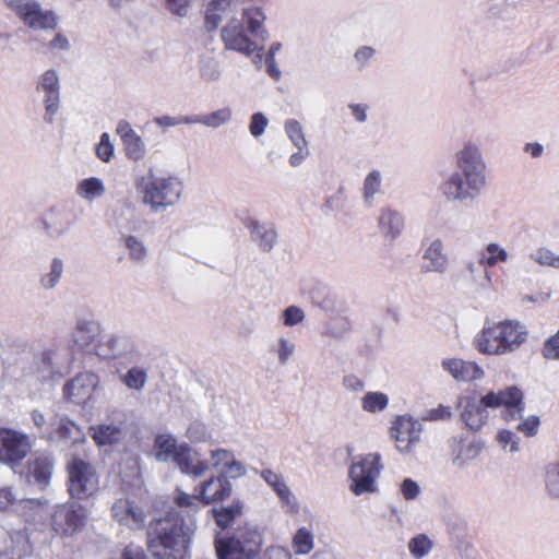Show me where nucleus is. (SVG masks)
<instances>
[{"instance_id": "nucleus-63", "label": "nucleus", "mask_w": 559, "mask_h": 559, "mask_svg": "<svg viewBox=\"0 0 559 559\" xmlns=\"http://www.w3.org/2000/svg\"><path fill=\"white\" fill-rule=\"evenodd\" d=\"M342 384L344 389L350 392L359 393L365 389V382L355 374H347L343 378Z\"/></svg>"}, {"instance_id": "nucleus-28", "label": "nucleus", "mask_w": 559, "mask_h": 559, "mask_svg": "<svg viewBox=\"0 0 559 559\" xmlns=\"http://www.w3.org/2000/svg\"><path fill=\"white\" fill-rule=\"evenodd\" d=\"M246 227L249 229L251 238L263 251L273 249L277 240V233L271 225L261 223L254 218H248Z\"/></svg>"}, {"instance_id": "nucleus-42", "label": "nucleus", "mask_w": 559, "mask_h": 559, "mask_svg": "<svg viewBox=\"0 0 559 559\" xmlns=\"http://www.w3.org/2000/svg\"><path fill=\"white\" fill-rule=\"evenodd\" d=\"M64 271L63 261L60 258H53L50 262L49 271L40 278V284L46 289L55 288Z\"/></svg>"}, {"instance_id": "nucleus-38", "label": "nucleus", "mask_w": 559, "mask_h": 559, "mask_svg": "<svg viewBox=\"0 0 559 559\" xmlns=\"http://www.w3.org/2000/svg\"><path fill=\"white\" fill-rule=\"evenodd\" d=\"M292 547L296 555H308L314 548V535L307 527H300L296 531L292 539Z\"/></svg>"}, {"instance_id": "nucleus-21", "label": "nucleus", "mask_w": 559, "mask_h": 559, "mask_svg": "<svg viewBox=\"0 0 559 559\" xmlns=\"http://www.w3.org/2000/svg\"><path fill=\"white\" fill-rule=\"evenodd\" d=\"M260 476L276 492L286 513L296 514L299 512L298 500L281 474L266 468L260 472Z\"/></svg>"}, {"instance_id": "nucleus-18", "label": "nucleus", "mask_w": 559, "mask_h": 559, "mask_svg": "<svg viewBox=\"0 0 559 559\" xmlns=\"http://www.w3.org/2000/svg\"><path fill=\"white\" fill-rule=\"evenodd\" d=\"M424 253L421 257V270L426 273H444L449 269L450 260L444 252V243L441 238H428L423 241Z\"/></svg>"}, {"instance_id": "nucleus-20", "label": "nucleus", "mask_w": 559, "mask_h": 559, "mask_svg": "<svg viewBox=\"0 0 559 559\" xmlns=\"http://www.w3.org/2000/svg\"><path fill=\"white\" fill-rule=\"evenodd\" d=\"M102 333L100 324L93 319L80 318L71 333L70 345L75 350L94 349Z\"/></svg>"}, {"instance_id": "nucleus-6", "label": "nucleus", "mask_w": 559, "mask_h": 559, "mask_svg": "<svg viewBox=\"0 0 559 559\" xmlns=\"http://www.w3.org/2000/svg\"><path fill=\"white\" fill-rule=\"evenodd\" d=\"M155 449L158 461H174L183 474L200 477L209 471L206 461L197 459L187 443L178 444L176 438L170 435H158L155 439Z\"/></svg>"}, {"instance_id": "nucleus-34", "label": "nucleus", "mask_w": 559, "mask_h": 559, "mask_svg": "<svg viewBox=\"0 0 559 559\" xmlns=\"http://www.w3.org/2000/svg\"><path fill=\"white\" fill-rule=\"evenodd\" d=\"M147 370L141 366H133L119 376L120 382L129 390L141 392L147 383Z\"/></svg>"}, {"instance_id": "nucleus-36", "label": "nucleus", "mask_w": 559, "mask_h": 559, "mask_svg": "<svg viewBox=\"0 0 559 559\" xmlns=\"http://www.w3.org/2000/svg\"><path fill=\"white\" fill-rule=\"evenodd\" d=\"M53 439H72L76 441L82 436L80 428L67 416L53 415Z\"/></svg>"}, {"instance_id": "nucleus-45", "label": "nucleus", "mask_w": 559, "mask_h": 559, "mask_svg": "<svg viewBox=\"0 0 559 559\" xmlns=\"http://www.w3.org/2000/svg\"><path fill=\"white\" fill-rule=\"evenodd\" d=\"M233 111L229 107H224L211 114L203 115V126L207 128H219L230 121Z\"/></svg>"}, {"instance_id": "nucleus-29", "label": "nucleus", "mask_w": 559, "mask_h": 559, "mask_svg": "<svg viewBox=\"0 0 559 559\" xmlns=\"http://www.w3.org/2000/svg\"><path fill=\"white\" fill-rule=\"evenodd\" d=\"M53 472V459L40 454L28 463V476L41 488L48 486Z\"/></svg>"}, {"instance_id": "nucleus-50", "label": "nucleus", "mask_w": 559, "mask_h": 559, "mask_svg": "<svg viewBox=\"0 0 559 559\" xmlns=\"http://www.w3.org/2000/svg\"><path fill=\"white\" fill-rule=\"evenodd\" d=\"M124 246L128 249L129 258L135 262H141L146 257V248L141 240L134 236H128L124 239Z\"/></svg>"}, {"instance_id": "nucleus-15", "label": "nucleus", "mask_w": 559, "mask_h": 559, "mask_svg": "<svg viewBox=\"0 0 559 559\" xmlns=\"http://www.w3.org/2000/svg\"><path fill=\"white\" fill-rule=\"evenodd\" d=\"M110 513L115 522L130 531L142 530L147 518L144 509L129 496L117 498L111 506Z\"/></svg>"}, {"instance_id": "nucleus-22", "label": "nucleus", "mask_w": 559, "mask_h": 559, "mask_svg": "<svg viewBox=\"0 0 559 559\" xmlns=\"http://www.w3.org/2000/svg\"><path fill=\"white\" fill-rule=\"evenodd\" d=\"M120 136L126 156L133 162L142 160L146 155V145L140 134L127 120H120L116 128Z\"/></svg>"}, {"instance_id": "nucleus-11", "label": "nucleus", "mask_w": 559, "mask_h": 559, "mask_svg": "<svg viewBox=\"0 0 559 559\" xmlns=\"http://www.w3.org/2000/svg\"><path fill=\"white\" fill-rule=\"evenodd\" d=\"M454 163L455 170L453 173L487 185V166L478 144L473 141L465 142L455 152Z\"/></svg>"}, {"instance_id": "nucleus-47", "label": "nucleus", "mask_w": 559, "mask_h": 559, "mask_svg": "<svg viewBox=\"0 0 559 559\" xmlns=\"http://www.w3.org/2000/svg\"><path fill=\"white\" fill-rule=\"evenodd\" d=\"M295 350L296 345L292 340L285 336H281L277 338L274 352L276 353L277 360L281 365H286L294 356Z\"/></svg>"}, {"instance_id": "nucleus-13", "label": "nucleus", "mask_w": 559, "mask_h": 559, "mask_svg": "<svg viewBox=\"0 0 559 559\" xmlns=\"http://www.w3.org/2000/svg\"><path fill=\"white\" fill-rule=\"evenodd\" d=\"M87 518V510L79 503L60 504L51 513V526L57 534L72 535L85 526Z\"/></svg>"}, {"instance_id": "nucleus-56", "label": "nucleus", "mask_w": 559, "mask_h": 559, "mask_svg": "<svg viewBox=\"0 0 559 559\" xmlns=\"http://www.w3.org/2000/svg\"><path fill=\"white\" fill-rule=\"evenodd\" d=\"M400 492L403 499L412 501L419 497L421 490L417 481L412 478H405L400 485Z\"/></svg>"}, {"instance_id": "nucleus-54", "label": "nucleus", "mask_w": 559, "mask_h": 559, "mask_svg": "<svg viewBox=\"0 0 559 559\" xmlns=\"http://www.w3.org/2000/svg\"><path fill=\"white\" fill-rule=\"evenodd\" d=\"M452 413L450 407L444 405H439L436 408H430L425 411L420 417L418 418L420 423L423 421H438V420H445L451 417Z\"/></svg>"}, {"instance_id": "nucleus-49", "label": "nucleus", "mask_w": 559, "mask_h": 559, "mask_svg": "<svg viewBox=\"0 0 559 559\" xmlns=\"http://www.w3.org/2000/svg\"><path fill=\"white\" fill-rule=\"evenodd\" d=\"M95 154L104 163L111 162L115 154V146L111 142L109 133L104 132L100 135L99 142L96 144L95 147Z\"/></svg>"}, {"instance_id": "nucleus-4", "label": "nucleus", "mask_w": 559, "mask_h": 559, "mask_svg": "<svg viewBox=\"0 0 559 559\" xmlns=\"http://www.w3.org/2000/svg\"><path fill=\"white\" fill-rule=\"evenodd\" d=\"M528 332L518 320L486 322L473 338V346L484 355L502 356L514 353L527 340Z\"/></svg>"}, {"instance_id": "nucleus-27", "label": "nucleus", "mask_w": 559, "mask_h": 559, "mask_svg": "<svg viewBox=\"0 0 559 559\" xmlns=\"http://www.w3.org/2000/svg\"><path fill=\"white\" fill-rule=\"evenodd\" d=\"M378 226L386 240H395L404 229V218L402 214L391 207H384L380 211Z\"/></svg>"}, {"instance_id": "nucleus-26", "label": "nucleus", "mask_w": 559, "mask_h": 559, "mask_svg": "<svg viewBox=\"0 0 559 559\" xmlns=\"http://www.w3.org/2000/svg\"><path fill=\"white\" fill-rule=\"evenodd\" d=\"M20 19L32 29H50L57 24V16L50 10H44L41 5L35 1Z\"/></svg>"}, {"instance_id": "nucleus-43", "label": "nucleus", "mask_w": 559, "mask_h": 559, "mask_svg": "<svg viewBox=\"0 0 559 559\" xmlns=\"http://www.w3.org/2000/svg\"><path fill=\"white\" fill-rule=\"evenodd\" d=\"M528 258L540 266H550L559 270V255L546 247H538L532 251Z\"/></svg>"}, {"instance_id": "nucleus-14", "label": "nucleus", "mask_w": 559, "mask_h": 559, "mask_svg": "<svg viewBox=\"0 0 559 559\" xmlns=\"http://www.w3.org/2000/svg\"><path fill=\"white\" fill-rule=\"evenodd\" d=\"M60 78L55 69H47L36 81V91L41 94L44 105L43 119L51 124L60 109Z\"/></svg>"}, {"instance_id": "nucleus-46", "label": "nucleus", "mask_w": 559, "mask_h": 559, "mask_svg": "<svg viewBox=\"0 0 559 559\" xmlns=\"http://www.w3.org/2000/svg\"><path fill=\"white\" fill-rule=\"evenodd\" d=\"M32 420L34 425L38 428L40 436L43 438H47L52 440L55 436V424L53 416L49 419H46L44 413L38 409H34L32 412Z\"/></svg>"}, {"instance_id": "nucleus-37", "label": "nucleus", "mask_w": 559, "mask_h": 559, "mask_svg": "<svg viewBox=\"0 0 559 559\" xmlns=\"http://www.w3.org/2000/svg\"><path fill=\"white\" fill-rule=\"evenodd\" d=\"M435 542L424 533L414 535L407 543V549L414 559L427 557L433 549Z\"/></svg>"}, {"instance_id": "nucleus-53", "label": "nucleus", "mask_w": 559, "mask_h": 559, "mask_svg": "<svg viewBox=\"0 0 559 559\" xmlns=\"http://www.w3.org/2000/svg\"><path fill=\"white\" fill-rule=\"evenodd\" d=\"M376 56V49L371 46H360L354 52V62L358 69H364L370 64Z\"/></svg>"}, {"instance_id": "nucleus-41", "label": "nucleus", "mask_w": 559, "mask_h": 559, "mask_svg": "<svg viewBox=\"0 0 559 559\" xmlns=\"http://www.w3.org/2000/svg\"><path fill=\"white\" fill-rule=\"evenodd\" d=\"M199 73L205 82L217 81L221 76L219 63L211 55H202L199 59Z\"/></svg>"}, {"instance_id": "nucleus-2", "label": "nucleus", "mask_w": 559, "mask_h": 559, "mask_svg": "<svg viewBox=\"0 0 559 559\" xmlns=\"http://www.w3.org/2000/svg\"><path fill=\"white\" fill-rule=\"evenodd\" d=\"M503 407L502 416L506 420L521 417L524 411L523 394L516 386H509L499 392H489L480 400L466 397L461 418L471 430L478 431L487 423L489 413L487 408Z\"/></svg>"}, {"instance_id": "nucleus-33", "label": "nucleus", "mask_w": 559, "mask_h": 559, "mask_svg": "<svg viewBox=\"0 0 559 559\" xmlns=\"http://www.w3.org/2000/svg\"><path fill=\"white\" fill-rule=\"evenodd\" d=\"M233 10V0H212L206 9L205 24L210 29L218 26L225 15Z\"/></svg>"}, {"instance_id": "nucleus-1", "label": "nucleus", "mask_w": 559, "mask_h": 559, "mask_svg": "<svg viewBox=\"0 0 559 559\" xmlns=\"http://www.w3.org/2000/svg\"><path fill=\"white\" fill-rule=\"evenodd\" d=\"M230 483L219 475L211 477L190 495L177 489L171 510L165 518L150 523L147 548L155 559H189V545L195 531L194 514L202 507L230 496Z\"/></svg>"}, {"instance_id": "nucleus-17", "label": "nucleus", "mask_w": 559, "mask_h": 559, "mask_svg": "<svg viewBox=\"0 0 559 559\" xmlns=\"http://www.w3.org/2000/svg\"><path fill=\"white\" fill-rule=\"evenodd\" d=\"M94 353L103 359H118L136 354L134 340L127 333L115 332L97 342Z\"/></svg>"}, {"instance_id": "nucleus-5", "label": "nucleus", "mask_w": 559, "mask_h": 559, "mask_svg": "<svg viewBox=\"0 0 559 559\" xmlns=\"http://www.w3.org/2000/svg\"><path fill=\"white\" fill-rule=\"evenodd\" d=\"M183 189V182L177 175L151 176L142 187V202L152 212L160 213L180 201Z\"/></svg>"}, {"instance_id": "nucleus-60", "label": "nucleus", "mask_w": 559, "mask_h": 559, "mask_svg": "<svg viewBox=\"0 0 559 559\" xmlns=\"http://www.w3.org/2000/svg\"><path fill=\"white\" fill-rule=\"evenodd\" d=\"M350 115L358 123H365L368 120L369 106L364 103H350L348 105Z\"/></svg>"}, {"instance_id": "nucleus-55", "label": "nucleus", "mask_w": 559, "mask_h": 559, "mask_svg": "<svg viewBox=\"0 0 559 559\" xmlns=\"http://www.w3.org/2000/svg\"><path fill=\"white\" fill-rule=\"evenodd\" d=\"M496 439L501 448L507 449L509 447V451L512 453L519 451V437L515 432L501 430L497 433Z\"/></svg>"}, {"instance_id": "nucleus-64", "label": "nucleus", "mask_w": 559, "mask_h": 559, "mask_svg": "<svg viewBox=\"0 0 559 559\" xmlns=\"http://www.w3.org/2000/svg\"><path fill=\"white\" fill-rule=\"evenodd\" d=\"M262 559H293L290 551L284 547H270Z\"/></svg>"}, {"instance_id": "nucleus-9", "label": "nucleus", "mask_w": 559, "mask_h": 559, "mask_svg": "<svg viewBox=\"0 0 559 559\" xmlns=\"http://www.w3.org/2000/svg\"><path fill=\"white\" fill-rule=\"evenodd\" d=\"M486 186L473 178L450 173L439 185L438 190L447 202L464 204L476 201Z\"/></svg>"}, {"instance_id": "nucleus-52", "label": "nucleus", "mask_w": 559, "mask_h": 559, "mask_svg": "<svg viewBox=\"0 0 559 559\" xmlns=\"http://www.w3.org/2000/svg\"><path fill=\"white\" fill-rule=\"evenodd\" d=\"M246 473H247V468H246L245 464L241 463L240 461H238L234 454L231 456V460L227 464L226 468H223L219 472V476L224 477L225 479L228 480V478H233V479L240 478V477L245 476Z\"/></svg>"}, {"instance_id": "nucleus-44", "label": "nucleus", "mask_w": 559, "mask_h": 559, "mask_svg": "<svg viewBox=\"0 0 559 559\" xmlns=\"http://www.w3.org/2000/svg\"><path fill=\"white\" fill-rule=\"evenodd\" d=\"M545 487L549 496L559 498V461L546 466Z\"/></svg>"}, {"instance_id": "nucleus-58", "label": "nucleus", "mask_w": 559, "mask_h": 559, "mask_svg": "<svg viewBox=\"0 0 559 559\" xmlns=\"http://www.w3.org/2000/svg\"><path fill=\"white\" fill-rule=\"evenodd\" d=\"M269 120L262 112H255L250 118L249 131L254 138H259L265 131Z\"/></svg>"}, {"instance_id": "nucleus-61", "label": "nucleus", "mask_w": 559, "mask_h": 559, "mask_svg": "<svg viewBox=\"0 0 559 559\" xmlns=\"http://www.w3.org/2000/svg\"><path fill=\"white\" fill-rule=\"evenodd\" d=\"M543 353L548 359H559V331L546 341Z\"/></svg>"}, {"instance_id": "nucleus-7", "label": "nucleus", "mask_w": 559, "mask_h": 559, "mask_svg": "<svg viewBox=\"0 0 559 559\" xmlns=\"http://www.w3.org/2000/svg\"><path fill=\"white\" fill-rule=\"evenodd\" d=\"M379 453L357 455L353 459L348 476L349 489L356 496L373 493L378 490L377 479L381 474L382 465Z\"/></svg>"}, {"instance_id": "nucleus-48", "label": "nucleus", "mask_w": 559, "mask_h": 559, "mask_svg": "<svg viewBox=\"0 0 559 559\" xmlns=\"http://www.w3.org/2000/svg\"><path fill=\"white\" fill-rule=\"evenodd\" d=\"M280 319L285 328H294L305 321L306 313L300 307L293 305L282 311Z\"/></svg>"}, {"instance_id": "nucleus-8", "label": "nucleus", "mask_w": 559, "mask_h": 559, "mask_svg": "<svg viewBox=\"0 0 559 559\" xmlns=\"http://www.w3.org/2000/svg\"><path fill=\"white\" fill-rule=\"evenodd\" d=\"M262 544L261 534L251 527L238 530L231 538L217 539L216 552L218 559H252Z\"/></svg>"}, {"instance_id": "nucleus-19", "label": "nucleus", "mask_w": 559, "mask_h": 559, "mask_svg": "<svg viewBox=\"0 0 559 559\" xmlns=\"http://www.w3.org/2000/svg\"><path fill=\"white\" fill-rule=\"evenodd\" d=\"M0 456L10 463L22 461L31 450L28 437L12 429L0 430Z\"/></svg>"}, {"instance_id": "nucleus-62", "label": "nucleus", "mask_w": 559, "mask_h": 559, "mask_svg": "<svg viewBox=\"0 0 559 559\" xmlns=\"http://www.w3.org/2000/svg\"><path fill=\"white\" fill-rule=\"evenodd\" d=\"M3 3L21 17L36 0H2Z\"/></svg>"}, {"instance_id": "nucleus-12", "label": "nucleus", "mask_w": 559, "mask_h": 559, "mask_svg": "<svg viewBox=\"0 0 559 559\" xmlns=\"http://www.w3.org/2000/svg\"><path fill=\"white\" fill-rule=\"evenodd\" d=\"M423 429L419 419L405 414L394 418L390 428V436L400 453L411 454L420 441Z\"/></svg>"}, {"instance_id": "nucleus-24", "label": "nucleus", "mask_w": 559, "mask_h": 559, "mask_svg": "<svg viewBox=\"0 0 559 559\" xmlns=\"http://www.w3.org/2000/svg\"><path fill=\"white\" fill-rule=\"evenodd\" d=\"M484 444L477 439H453L451 443L452 463L459 468L466 467L481 452Z\"/></svg>"}, {"instance_id": "nucleus-35", "label": "nucleus", "mask_w": 559, "mask_h": 559, "mask_svg": "<svg viewBox=\"0 0 559 559\" xmlns=\"http://www.w3.org/2000/svg\"><path fill=\"white\" fill-rule=\"evenodd\" d=\"M382 191V174L379 169L370 170L362 182V199L365 204L372 205L373 199Z\"/></svg>"}, {"instance_id": "nucleus-57", "label": "nucleus", "mask_w": 559, "mask_h": 559, "mask_svg": "<svg viewBox=\"0 0 559 559\" xmlns=\"http://www.w3.org/2000/svg\"><path fill=\"white\" fill-rule=\"evenodd\" d=\"M239 513L240 509L238 507L223 508L215 514L216 523L223 530L227 528L234 521L235 516L238 515Z\"/></svg>"}, {"instance_id": "nucleus-25", "label": "nucleus", "mask_w": 559, "mask_h": 559, "mask_svg": "<svg viewBox=\"0 0 559 559\" xmlns=\"http://www.w3.org/2000/svg\"><path fill=\"white\" fill-rule=\"evenodd\" d=\"M444 371L449 372L457 381L479 380L484 377V370L474 361H465L459 358H447L441 364Z\"/></svg>"}, {"instance_id": "nucleus-10", "label": "nucleus", "mask_w": 559, "mask_h": 559, "mask_svg": "<svg viewBox=\"0 0 559 559\" xmlns=\"http://www.w3.org/2000/svg\"><path fill=\"white\" fill-rule=\"evenodd\" d=\"M69 475V492L71 497L84 499L98 488L95 468L81 457L73 456L67 464Z\"/></svg>"}, {"instance_id": "nucleus-16", "label": "nucleus", "mask_w": 559, "mask_h": 559, "mask_svg": "<svg viewBox=\"0 0 559 559\" xmlns=\"http://www.w3.org/2000/svg\"><path fill=\"white\" fill-rule=\"evenodd\" d=\"M100 386V378L84 371L69 380L62 388L63 397L73 404L85 405Z\"/></svg>"}, {"instance_id": "nucleus-32", "label": "nucleus", "mask_w": 559, "mask_h": 559, "mask_svg": "<svg viewBox=\"0 0 559 559\" xmlns=\"http://www.w3.org/2000/svg\"><path fill=\"white\" fill-rule=\"evenodd\" d=\"M91 429L92 438L98 445L118 443L124 436L122 428L116 424H102Z\"/></svg>"}, {"instance_id": "nucleus-23", "label": "nucleus", "mask_w": 559, "mask_h": 559, "mask_svg": "<svg viewBox=\"0 0 559 559\" xmlns=\"http://www.w3.org/2000/svg\"><path fill=\"white\" fill-rule=\"evenodd\" d=\"M284 131L292 144L296 148L289 156V164L292 167L300 166L306 158L310 155L308 141L306 139L301 123L296 119H287L284 122Z\"/></svg>"}, {"instance_id": "nucleus-31", "label": "nucleus", "mask_w": 559, "mask_h": 559, "mask_svg": "<svg viewBox=\"0 0 559 559\" xmlns=\"http://www.w3.org/2000/svg\"><path fill=\"white\" fill-rule=\"evenodd\" d=\"M75 193L81 200L93 202L104 197L106 187L100 178L88 177L78 182Z\"/></svg>"}, {"instance_id": "nucleus-30", "label": "nucleus", "mask_w": 559, "mask_h": 559, "mask_svg": "<svg viewBox=\"0 0 559 559\" xmlns=\"http://www.w3.org/2000/svg\"><path fill=\"white\" fill-rule=\"evenodd\" d=\"M508 260V251L498 242H489L478 252V264L485 270L506 263Z\"/></svg>"}, {"instance_id": "nucleus-59", "label": "nucleus", "mask_w": 559, "mask_h": 559, "mask_svg": "<svg viewBox=\"0 0 559 559\" xmlns=\"http://www.w3.org/2000/svg\"><path fill=\"white\" fill-rule=\"evenodd\" d=\"M191 0H165L166 8L175 15L187 16Z\"/></svg>"}, {"instance_id": "nucleus-51", "label": "nucleus", "mask_w": 559, "mask_h": 559, "mask_svg": "<svg viewBox=\"0 0 559 559\" xmlns=\"http://www.w3.org/2000/svg\"><path fill=\"white\" fill-rule=\"evenodd\" d=\"M234 452L228 449L217 448L210 451L211 464H209V469L211 467L215 469L222 471L226 468L227 464L231 460Z\"/></svg>"}, {"instance_id": "nucleus-39", "label": "nucleus", "mask_w": 559, "mask_h": 559, "mask_svg": "<svg viewBox=\"0 0 559 559\" xmlns=\"http://www.w3.org/2000/svg\"><path fill=\"white\" fill-rule=\"evenodd\" d=\"M389 405V396L380 391H369L361 397V408L370 414L383 412Z\"/></svg>"}, {"instance_id": "nucleus-40", "label": "nucleus", "mask_w": 559, "mask_h": 559, "mask_svg": "<svg viewBox=\"0 0 559 559\" xmlns=\"http://www.w3.org/2000/svg\"><path fill=\"white\" fill-rule=\"evenodd\" d=\"M45 231L52 238L64 235L69 228L70 223L66 214L61 212L51 213L44 222Z\"/></svg>"}, {"instance_id": "nucleus-3", "label": "nucleus", "mask_w": 559, "mask_h": 559, "mask_svg": "<svg viewBox=\"0 0 559 559\" xmlns=\"http://www.w3.org/2000/svg\"><path fill=\"white\" fill-rule=\"evenodd\" d=\"M266 16L261 8L243 9L241 19H231L221 32V38L228 50L251 56L259 49V40L266 39L264 22Z\"/></svg>"}]
</instances>
